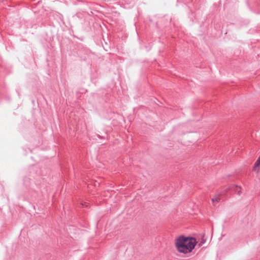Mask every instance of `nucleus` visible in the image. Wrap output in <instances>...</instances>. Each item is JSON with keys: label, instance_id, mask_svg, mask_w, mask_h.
Wrapping results in <instances>:
<instances>
[{"label": "nucleus", "instance_id": "obj_1", "mask_svg": "<svg viewBox=\"0 0 260 260\" xmlns=\"http://www.w3.org/2000/svg\"><path fill=\"white\" fill-rule=\"evenodd\" d=\"M196 244L197 241L195 239L183 236L177 237L175 240V245L177 250L184 254L191 252Z\"/></svg>", "mask_w": 260, "mask_h": 260}, {"label": "nucleus", "instance_id": "obj_2", "mask_svg": "<svg viewBox=\"0 0 260 260\" xmlns=\"http://www.w3.org/2000/svg\"><path fill=\"white\" fill-rule=\"evenodd\" d=\"M226 193L234 194H240L243 193L242 188L238 186L231 185L224 189Z\"/></svg>", "mask_w": 260, "mask_h": 260}, {"label": "nucleus", "instance_id": "obj_3", "mask_svg": "<svg viewBox=\"0 0 260 260\" xmlns=\"http://www.w3.org/2000/svg\"><path fill=\"white\" fill-rule=\"evenodd\" d=\"M253 171L256 173H260V156L255 162Z\"/></svg>", "mask_w": 260, "mask_h": 260}, {"label": "nucleus", "instance_id": "obj_4", "mask_svg": "<svg viewBox=\"0 0 260 260\" xmlns=\"http://www.w3.org/2000/svg\"><path fill=\"white\" fill-rule=\"evenodd\" d=\"M211 200L213 204H215L216 203L218 202L220 199L219 196H214V197Z\"/></svg>", "mask_w": 260, "mask_h": 260}]
</instances>
